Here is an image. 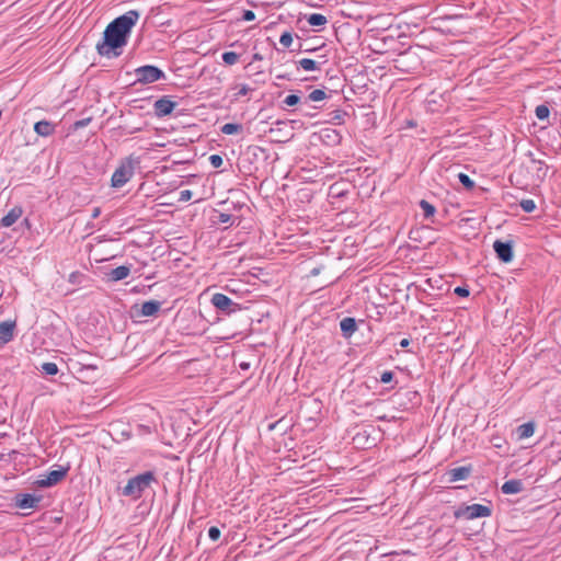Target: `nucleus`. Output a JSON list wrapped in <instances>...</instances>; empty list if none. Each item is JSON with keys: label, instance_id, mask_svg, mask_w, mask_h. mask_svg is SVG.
Instances as JSON below:
<instances>
[{"label": "nucleus", "instance_id": "obj_27", "mask_svg": "<svg viewBox=\"0 0 561 561\" xmlns=\"http://www.w3.org/2000/svg\"><path fill=\"white\" fill-rule=\"evenodd\" d=\"M420 207L422 208L425 218L434 216L436 211V208L425 199L420 201Z\"/></svg>", "mask_w": 561, "mask_h": 561}, {"label": "nucleus", "instance_id": "obj_8", "mask_svg": "<svg viewBox=\"0 0 561 561\" xmlns=\"http://www.w3.org/2000/svg\"><path fill=\"white\" fill-rule=\"evenodd\" d=\"M69 467L59 466L58 469L50 470L47 472L42 480L38 481V485L42 488H49L59 483L68 473Z\"/></svg>", "mask_w": 561, "mask_h": 561}, {"label": "nucleus", "instance_id": "obj_14", "mask_svg": "<svg viewBox=\"0 0 561 561\" xmlns=\"http://www.w3.org/2000/svg\"><path fill=\"white\" fill-rule=\"evenodd\" d=\"M130 264L121 266H114V264H112L110 268V277L107 278V280L117 282L125 279L130 274Z\"/></svg>", "mask_w": 561, "mask_h": 561}, {"label": "nucleus", "instance_id": "obj_33", "mask_svg": "<svg viewBox=\"0 0 561 561\" xmlns=\"http://www.w3.org/2000/svg\"><path fill=\"white\" fill-rule=\"evenodd\" d=\"M519 205L525 213H533L536 209V204L533 199H523Z\"/></svg>", "mask_w": 561, "mask_h": 561}, {"label": "nucleus", "instance_id": "obj_51", "mask_svg": "<svg viewBox=\"0 0 561 561\" xmlns=\"http://www.w3.org/2000/svg\"><path fill=\"white\" fill-rule=\"evenodd\" d=\"M419 232H420V230L411 231V232H410V239H412V240H417L419 234H415V237H414L413 234H414V233H419Z\"/></svg>", "mask_w": 561, "mask_h": 561}, {"label": "nucleus", "instance_id": "obj_35", "mask_svg": "<svg viewBox=\"0 0 561 561\" xmlns=\"http://www.w3.org/2000/svg\"><path fill=\"white\" fill-rule=\"evenodd\" d=\"M220 535H221V531L218 527L216 526H211L209 529H208V537L210 540L213 541H217L219 538H220Z\"/></svg>", "mask_w": 561, "mask_h": 561}, {"label": "nucleus", "instance_id": "obj_44", "mask_svg": "<svg viewBox=\"0 0 561 561\" xmlns=\"http://www.w3.org/2000/svg\"><path fill=\"white\" fill-rule=\"evenodd\" d=\"M151 288H152V285L142 286V289H140L139 286H135L131 288V291L148 294L151 290Z\"/></svg>", "mask_w": 561, "mask_h": 561}, {"label": "nucleus", "instance_id": "obj_23", "mask_svg": "<svg viewBox=\"0 0 561 561\" xmlns=\"http://www.w3.org/2000/svg\"><path fill=\"white\" fill-rule=\"evenodd\" d=\"M243 130V126L237 123H227L220 127V131L225 135H234Z\"/></svg>", "mask_w": 561, "mask_h": 561}, {"label": "nucleus", "instance_id": "obj_18", "mask_svg": "<svg viewBox=\"0 0 561 561\" xmlns=\"http://www.w3.org/2000/svg\"><path fill=\"white\" fill-rule=\"evenodd\" d=\"M504 494H517L523 491V482L518 479L505 481L501 486Z\"/></svg>", "mask_w": 561, "mask_h": 561}, {"label": "nucleus", "instance_id": "obj_32", "mask_svg": "<svg viewBox=\"0 0 561 561\" xmlns=\"http://www.w3.org/2000/svg\"><path fill=\"white\" fill-rule=\"evenodd\" d=\"M299 103L304 104L301 98L298 94H289L283 100V104L286 106H296Z\"/></svg>", "mask_w": 561, "mask_h": 561}, {"label": "nucleus", "instance_id": "obj_7", "mask_svg": "<svg viewBox=\"0 0 561 561\" xmlns=\"http://www.w3.org/2000/svg\"><path fill=\"white\" fill-rule=\"evenodd\" d=\"M165 301H167V299L148 300V301H145L141 306L134 305L131 307L133 316H135V317H154L159 312L162 304H164Z\"/></svg>", "mask_w": 561, "mask_h": 561}, {"label": "nucleus", "instance_id": "obj_10", "mask_svg": "<svg viewBox=\"0 0 561 561\" xmlns=\"http://www.w3.org/2000/svg\"><path fill=\"white\" fill-rule=\"evenodd\" d=\"M494 252L496 256L504 263H508L513 260V242L495 240L493 243Z\"/></svg>", "mask_w": 561, "mask_h": 561}, {"label": "nucleus", "instance_id": "obj_17", "mask_svg": "<svg viewBox=\"0 0 561 561\" xmlns=\"http://www.w3.org/2000/svg\"><path fill=\"white\" fill-rule=\"evenodd\" d=\"M22 216L21 207H13L9 213L1 218L0 225L2 227H11Z\"/></svg>", "mask_w": 561, "mask_h": 561}, {"label": "nucleus", "instance_id": "obj_19", "mask_svg": "<svg viewBox=\"0 0 561 561\" xmlns=\"http://www.w3.org/2000/svg\"><path fill=\"white\" fill-rule=\"evenodd\" d=\"M518 439H525L534 435L535 433V423L534 422H527L522 425H519L516 430Z\"/></svg>", "mask_w": 561, "mask_h": 561}, {"label": "nucleus", "instance_id": "obj_13", "mask_svg": "<svg viewBox=\"0 0 561 561\" xmlns=\"http://www.w3.org/2000/svg\"><path fill=\"white\" fill-rule=\"evenodd\" d=\"M15 322L3 321L0 323V345L9 343L14 335Z\"/></svg>", "mask_w": 561, "mask_h": 561}, {"label": "nucleus", "instance_id": "obj_29", "mask_svg": "<svg viewBox=\"0 0 561 561\" xmlns=\"http://www.w3.org/2000/svg\"><path fill=\"white\" fill-rule=\"evenodd\" d=\"M221 58L226 65L232 66L239 60V55L234 51H225Z\"/></svg>", "mask_w": 561, "mask_h": 561}, {"label": "nucleus", "instance_id": "obj_39", "mask_svg": "<svg viewBox=\"0 0 561 561\" xmlns=\"http://www.w3.org/2000/svg\"><path fill=\"white\" fill-rule=\"evenodd\" d=\"M454 293L460 297H468L470 290L467 286H458L454 289Z\"/></svg>", "mask_w": 561, "mask_h": 561}, {"label": "nucleus", "instance_id": "obj_30", "mask_svg": "<svg viewBox=\"0 0 561 561\" xmlns=\"http://www.w3.org/2000/svg\"><path fill=\"white\" fill-rule=\"evenodd\" d=\"M458 180L469 191L476 186L474 181L466 173H459Z\"/></svg>", "mask_w": 561, "mask_h": 561}, {"label": "nucleus", "instance_id": "obj_1", "mask_svg": "<svg viewBox=\"0 0 561 561\" xmlns=\"http://www.w3.org/2000/svg\"><path fill=\"white\" fill-rule=\"evenodd\" d=\"M139 16L137 10H129L110 22L103 32L102 41L96 44L98 54L110 59L119 57Z\"/></svg>", "mask_w": 561, "mask_h": 561}, {"label": "nucleus", "instance_id": "obj_36", "mask_svg": "<svg viewBox=\"0 0 561 561\" xmlns=\"http://www.w3.org/2000/svg\"><path fill=\"white\" fill-rule=\"evenodd\" d=\"M209 162H210L213 168H219V167L222 165L224 160H222V157L219 156V154H211L209 157Z\"/></svg>", "mask_w": 561, "mask_h": 561}, {"label": "nucleus", "instance_id": "obj_50", "mask_svg": "<svg viewBox=\"0 0 561 561\" xmlns=\"http://www.w3.org/2000/svg\"><path fill=\"white\" fill-rule=\"evenodd\" d=\"M100 214H101V209H100L99 207H95V208L93 209V211H92L91 217H92V218H98Z\"/></svg>", "mask_w": 561, "mask_h": 561}, {"label": "nucleus", "instance_id": "obj_22", "mask_svg": "<svg viewBox=\"0 0 561 561\" xmlns=\"http://www.w3.org/2000/svg\"><path fill=\"white\" fill-rule=\"evenodd\" d=\"M527 156L530 158L531 162L537 165V176L545 178L549 169L548 165L542 160H537L531 151H529Z\"/></svg>", "mask_w": 561, "mask_h": 561}, {"label": "nucleus", "instance_id": "obj_5", "mask_svg": "<svg viewBox=\"0 0 561 561\" xmlns=\"http://www.w3.org/2000/svg\"><path fill=\"white\" fill-rule=\"evenodd\" d=\"M492 514V510L489 506L482 504H471L456 511L455 516L457 518L465 517L467 519H474L479 517H489Z\"/></svg>", "mask_w": 561, "mask_h": 561}, {"label": "nucleus", "instance_id": "obj_15", "mask_svg": "<svg viewBox=\"0 0 561 561\" xmlns=\"http://www.w3.org/2000/svg\"><path fill=\"white\" fill-rule=\"evenodd\" d=\"M56 130V124L43 119L34 124V131L41 137L51 136Z\"/></svg>", "mask_w": 561, "mask_h": 561}, {"label": "nucleus", "instance_id": "obj_3", "mask_svg": "<svg viewBox=\"0 0 561 561\" xmlns=\"http://www.w3.org/2000/svg\"><path fill=\"white\" fill-rule=\"evenodd\" d=\"M136 163H138V161L133 157L124 159L112 175V186H124L133 178Z\"/></svg>", "mask_w": 561, "mask_h": 561}, {"label": "nucleus", "instance_id": "obj_9", "mask_svg": "<svg viewBox=\"0 0 561 561\" xmlns=\"http://www.w3.org/2000/svg\"><path fill=\"white\" fill-rule=\"evenodd\" d=\"M176 105L178 103L172 101L171 96L164 95L153 103L154 115L157 117L168 116L173 112Z\"/></svg>", "mask_w": 561, "mask_h": 561}, {"label": "nucleus", "instance_id": "obj_55", "mask_svg": "<svg viewBox=\"0 0 561 561\" xmlns=\"http://www.w3.org/2000/svg\"><path fill=\"white\" fill-rule=\"evenodd\" d=\"M284 124H285V122H283V121H277V122H275V125H276V126H280V125H284Z\"/></svg>", "mask_w": 561, "mask_h": 561}, {"label": "nucleus", "instance_id": "obj_16", "mask_svg": "<svg viewBox=\"0 0 561 561\" xmlns=\"http://www.w3.org/2000/svg\"><path fill=\"white\" fill-rule=\"evenodd\" d=\"M340 329L342 335L345 339H350L357 331L356 320L351 317L343 318L340 322Z\"/></svg>", "mask_w": 561, "mask_h": 561}, {"label": "nucleus", "instance_id": "obj_28", "mask_svg": "<svg viewBox=\"0 0 561 561\" xmlns=\"http://www.w3.org/2000/svg\"><path fill=\"white\" fill-rule=\"evenodd\" d=\"M535 114L539 121H545L549 117L550 110L546 104H540L536 107Z\"/></svg>", "mask_w": 561, "mask_h": 561}, {"label": "nucleus", "instance_id": "obj_25", "mask_svg": "<svg viewBox=\"0 0 561 561\" xmlns=\"http://www.w3.org/2000/svg\"><path fill=\"white\" fill-rule=\"evenodd\" d=\"M298 66L306 71H314L320 69V64L310 58H302L298 61Z\"/></svg>", "mask_w": 561, "mask_h": 561}, {"label": "nucleus", "instance_id": "obj_40", "mask_svg": "<svg viewBox=\"0 0 561 561\" xmlns=\"http://www.w3.org/2000/svg\"><path fill=\"white\" fill-rule=\"evenodd\" d=\"M332 119L337 121L340 124L344 123V117L347 115L346 112L340 110L332 112Z\"/></svg>", "mask_w": 561, "mask_h": 561}, {"label": "nucleus", "instance_id": "obj_37", "mask_svg": "<svg viewBox=\"0 0 561 561\" xmlns=\"http://www.w3.org/2000/svg\"><path fill=\"white\" fill-rule=\"evenodd\" d=\"M90 122H91V117L76 121L72 125V128H73V130L81 129V128L88 126L90 124Z\"/></svg>", "mask_w": 561, "mask_h": 561}, {"label": "nucleus", "instance_id": "obj_52", "mask_svg": "<svg viewBox=\"0 0 561 561\" xmlns=\"http://www.w3.org/2000/svg\"><path fill=\"white\" fill-rule=\"evenodd\" d=\"M419 232H420V230L411 231V232H410V239H412V240H417L419 234H415V237H414L413 234H414V233H419Z\"/></svg>", "mask_w": 561, "mask_h": 561}, {"label": "nucleus", "instance_id": "obj_53", "mask_svg": "<svg viewBox=\"0 0 561 561\" xmlns=\"http://www.w3.org/2000/svg\"><path fill=\"white\" fill-rule=\"evenodd\" d=\"M253 59L260 60V59H262V56L260 54H254Z\"/></svg>", "mask_w": 561, "mask_h": 561}, {"label": "nucleus", "instance_id": "obj_26", "mask_svg": "<svg viewBox=\"0 0 561 561\" xmlns=\"http://www.w3.org/2000/svg\"><path fill=\"white\" fill-rule=\"evenodd\" d=\"M328 98L327 93L322 89H316L312 92L309 93L307 99L304 101V104H307L309 101L312 102H320Z\"/></svg>", "mask_w": 561, "mask_h": 561}, {"label": "nucleus", "instance_id": "obj_38", "mask_svg": "<svg viewBox=\"0 0 561 561\" xmlns=\"http://www.w3.org/2000/svg\"><path fill=\"white\" fill-rule=\"evenodd\" d=\"M393 378H394V374L390 370H386L381 374L380 381L382 383H389L393 380Z\"/></svg>", "mask_w": 561, "mask_h": 561}, {"label": "nucleus", "instance_id": "obj_54", "mask_svg": "<svg viewBox=\"0 0 561 561\" xmlns=\"http://www.w3.org/2000/svg\"><path fill=\"white\" fill-rule=\"evenodd\" d=\"M277 78H278V79H289V77H288V76H285V75H279V76H277Z\"/></svg>", "mask_w": 561, "mask_h": 561}, {"label": "nucleus", "instance_id": "obj_41", "mask_svg": "<svg viewBox=\"0 0 561 561\" xmlns=\"http://www.w3.org/2000/svg\"><path fill=\"white\" fill-rule=\"evenodd\" d=\"M192 196H193L192 191H190V190H184V191H181V192H180V198H179V201H180V202H187V201H190V199L192 198Z\"/></svg>", "mask_w": 561, "mask_h": 561}, {"label": "nucleus", "instance_id": "obj_56", "mask_svg": "<svg viewBox=\"0 0 561 561\" xmlns=\"http://www.w3.org/2000/svg\"><path fill=\"white\" fill-rule=\"evenodd\" d=\"M411 285H414V283H410L409 285H407V288L409 289Z\"/></svg>", "mask_w": 561, "mask_h": 561}, {"label": "nucleus", "instance_id": "obj_47", "mask_svg": "<svg viewBox=\"0 0 561 561\" xmlns=\"http://www.w3.org/2000/svg\"><path fill=\"white\" fill-rule=\"evenodd\" d=\"M226 289L229 291V293H232V294H239L241 291H249V289H244L242 290L241 288L239 287H231L229 285L226 286Z\"/></svg>", "mask_w": 561, "mask_h": 561}, {"label": "nucleus", "instance_id": "obj_46", "mask_svg": "<svg viewBox=\"0 0 561 561\" xmlns=\"http://www.w3.org/2000/svg\"><path fill=\"white\" fill-rule=\"evenodd\" d=\"M250 90H251V89H250L248 85L243 84V85H241L240 90L237 92V94H236V95H237L238 98H239V96H244V95H247V94L249 93V91H250Z\"/></svg>", "mask_w": 561, "mask_h": 561}, {"label": "nucleus", "instance_id": "obj_49", "mask_svg": "<svg viewBox=\"0 0 561 561\" xmlns=\"http://www.w3.org/2000/svg\"><path fill=\"white\" fill-rule=\"evenodd\" d=\"M399 345L402 347V348H407L409 345H410V340L409 339H402L399 343Z\"/></svg>", "mask_w": 561, "mask_h": 561}, {"label": "nucleus", "instance_id": "obj_11", "mask_svg": "<svg viewBox=\"0 0 561 561\" xmlns=\"http://www.w3.org/2000/svg\"><path fill=\"white\" fill-rule=\"evenodd\" d=\"M41 496L31 493H22L15 496V505L22 510L37 508Z\"/></svg>", "mask_w": 561, "mask_h": 561}, {"label": "nucleus", "instance_id": "obj_2", "mask_svg": "<svg viewBox=\"0 0 561 561\" xmlns=\"http://www.w3.org/2000/svg\"><path fill=\"white\" fill-rule=\"evenodd\" d=\"M153 483H158L156 473L153 471H145L128 479L121 494L137 501L142 497L148 490L152 489Z\"/></svg>", "mask_w": 561, "mask_h": 561}, {"label": "nucleus", "instance_id": "obj_48", "mask_svg": "<svg viewBox=\"0 0 561 561\" xmlns=\"http://www.w3.org/2000/svg\"><path fill=\"white\" fill-rule=\"evenodd\" d=\"M57 293H58L60 296H66V295H69V294H71V293H73V290H69V289L64 290V289H61V285H58Z\"/></svg>", "mask_w": 561, "mask_h": 561}, {"label": "nucleus", "instance_id": "obj_6", "mask_svg": "<svg viewBox=\"0 0 561 561\" xmlns=\"http://www.w3.org/2000/svg\"><path fill=\"white\" fill-rule=\"evenodd\" d=\"M211 304L217 310L226 314H231L232 312L241 309L240 304L233 301L231 298L221 293H216L213 295Z\"/></svg>", "mask_w": 561, "mask_h": 561}, {"label": "nucleus", "instance_id": "obj_21", "mask_svg": "<svg viewBox=\"0 0 561 561\" xmlns=\"http://www.w3.org/2000/svg\"><path fill=\"white\" fill-rule=\"evenodd\" d=\"M321 138L328 145L339 144L340 139H341L339 133L336 130L330 129V128L323 129L321 131Z\"/></svg>", "mask_w": 561, "mask_h": 561}, {"label": "nucleus", "instance_id": "obj_43", "mask_svg": "<svg viewBox=\"0 0 561 561\" xmlns=\"http://www.w3.org/2000/svg\"><path fill=\"white\" fill-rule=\"evenodd\" d=\"M254 19H255V13L253 11H251V10L243 11V14H242L243 21L250 22V21H253Z\"/></svg>", "mask_w": 561, "mask_h": 561}, {"label": "nucleus", "instance_id": "obj_31", "mask_svg": "<svg viewBox=\"0 0 561 561\" xmlns=\"http://www.w3.org/2000/svg\"><path fill=\"white\" fill-rule=\"evenodd\" d=\"M42 371L49 376H55L58 374V366L55 363L47 362L42 364Z\"/></svg>", "mask_w": 561, "mask_h": 561}, {"label": "nucleus", "instance_id": "obj_34", "mask_svg": "<svg viewBox=\"0 0 561 561\" xmlns=\"http://www.w3.org/2000/svg\"><path fill=\"white\" fill-rule=\"evenodd\" d=\"M279 43L285 48L289 47L293 43V34L290 32H284L279 37Z\"/></svg>", "mask_w": 561, "mask_h": 561}, {"label": "nucleus", "instance_id": "obj_4", "mask_svg": "<svg viewBox=\"0 0 561 561\" xmlns=\"http://www.w3.org/2000/svg\"><path fill=\"white\" fill-rule=\"evenodd\" d=\"M136 82L147 84L164 79V72L157 66L146 65L135 69Z\"/></svg>", "mask_w": 561, "mask_h": 561}, {"label": "nucleus", "instance_id": "obj_20", "mask_svg": "<svg viewBox=\"0 0 561 561\" xmlns=\"http://www.w3.org/2000/svg\"><path fill=\"white\" fill-rule=\"evenodd\" d=\"M111 260L112 259L104 260L95 267L94 275L96 277H102L104 280H107L110 277V268L112 266V263L110 262Z\"/></svg>", "mask_w": 561, "mask_h": 561}, {"label": "nucleus", "instance_id": "obj_45", "mask_svg": "<svg viewBox=\"0 0 561 561\" xmlns=\"http://www.w3.org/2000/svg\"><path fill=\"white\" fill-rule=\"evenodd\" d=\"M322 268H323V265H319V266L312 267L310 270V272L307 274V277L318 276Z\"/></svg>", "mask_w": 561, "mask_h": 561}, {"label": "nucleus", "instance_id": "obj_12", "mask_svg": "<svg viewBox=\"0 0 561 561\" xmlns=\"http://www.w3.org/2000/svg\"><path fill=\"white\" fill-rule=\"evenodd\" d=\"M472 472V466H461L457 468L449 469L447 471L448 482L454 483L457 481L467 480Z\"/></svg>", "mask_w": 561, "mask_h": 561}, {"label": "nucleus", "instance_id": "obj_42", "mask_svg": "<svg viewBox=\"0 0 561 561\" xmlns=\"http://www.w3.org/2000/svg\"><path fill=\"white\" fill-rule=\"evenodd\" d=\"M232 219V216L230 214L220 213L218 215V222L220 224H229Z\"/></svg>", "mask_w": 561, "mask_h": 561}, {"label": "nucleus", "instance_id": "obj_24", "mask_svg": "<svg viewBox=\"0 0 561 561\" xmlns=\"http://www.w3.org/2000/svg\"><path fill=\"white\" fill-rule=\"evenodd\" d=\"M307 21L311 26H322L328 23L327 16L320 13H312L308 15Z\"/></svg>", "mask_w": 561, "mask_h": 561}]
</instances>
